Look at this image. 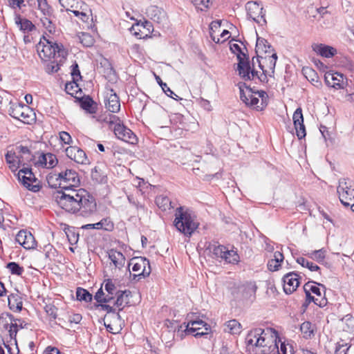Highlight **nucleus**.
<instances>
[{
  "label": "nucleus",
  "mask_w": 354,
  "mask_h": 354,
  "mask_svg": "<svg viewBox=\"0 0 354 354\" xmlns=\"http://www.w3.org/2000/svg\"><path fill=\"white\" fill-rule=\"evenodd\" d=\"M315 327L310 322H304L301 324L300 330L305 339H311L315 335Z\"/></svg>",
  "instance_id": "obj_36"
},
{
  "label": "nucleus",
  "mask_w": 354,
  "mask_h": 354,
  "mask_svg": "<svg viewBox=\"0 0 354 354\" xmlns=\"http://www.w3.org/2000/svg\"><path fill=\"white\" fill-rule=\"evenodd\" d=\"M221 26V21H214L210 24L209 28H210V36L212 40L215 43H220L221 39L219 37L216 38V37L213 35V32L216 31V29L219 28Z\"/></svg>",
  "instance_id": "obj_52"
},
{
  "label": "nucleus",
  "mask_w": 354,
  "mask_h": 354,
  "mask_svg": "<svg viewBox=\"0 0 354 354\" xmlns=\"http://www.w3.org/2000/svg\"><path fill=\"white\" fill-rule=\"evenodd\" d=\"M37 3L42 16L53 17V9L48 4L46 0H37Z\"/></svg>",
  "instance_id": "obj_38"
},
{
  "label": "nucleus",
  "mask_w": 354,
  "mask_h": 354,
  "mask_svg": "<svg viewBox=\"0 0 354 354\" xmlns=\"http://www.w3.org/2000/svg\"><path fill=\"white\" fill-rule=\"evenodd\" d=\"M283 290L286 294H292L299 285L298 275L295 272H289L283 277Z\"/></svg>",
  "instance_id": "obj_24"
},
{
  "label": "nucleus",
  "mask_w": 354,
  "mask_h": 354,
  "mask_svg": "<svg viewBox=\"0 0 354 354\" xmlns=\"http://www.w3.org/2000/svg\"><path fill=\"white\" fill-rule=\"evenodd\" d=\"M257 60L263 73L268 74L269 77H273L277 60V53H272V54L265 56H260L259 57H257Z\"/></svg>",
  "instance_id": "obj_11"
},
{
  "label": "nucleus",
  "mask_w": 354,
  "mask_h": 354,
  "mask_svg": "<svg viewBox=\"0 0 354 354\" xmlns=\"http://www.w3.org/2000/svg\"><path fill=\"white\" fill-rule=\"evenodd\" d=\"M351 345L348 346L346 343L338 342L335 348V354H347V351L349 350Z\"/></svg>",
  "instance_id": "obj_57"
},
{
  "label": "nucleus",
  "mask_w": 354,
  "mask_h": 354,
  "mask_svg": "<svg viewBox=\"0 0 354 354\" xmlns=\"http://www.w3.org/2000/svg\"><path fill=\"white\" fill-rule=\"evenodd\" d=\"M283 259V254L281 252L279 251L275 252L274 253V258L268 262V270L272 272L278 270Z\"/></svg>",
  "instance_id": "obj_32"
},
{
  "label": "nucleus",
  "mask_w": 354,
  "mask_h": 354,
  "mask_svg": "<svg viewBox=\"0 0 354 354\" xmlns=\"http://www.w3.org/2000/svg\"><path fill=\"white\" fill-rule=\"evenodd\" d=\"M224 331L232 335L239 334L241 331V325L236 319H232L225 324Z\"/></svg>",
  "instance_id": "obj_35"
},
{
  "label": "nucleus",
  "mask_w": 354,
  "mask_h": 354,
  "mask_svg": "<svg viewBox=\"0 0 354 354\" xmlns=\"http://www.w3.org/2000/svg\"><path fill=\"white\" fill-rule=\"evenodd\" d=\"M278 342V352H272L270 354H293L292 346L281 342L279 338Z\"/></svg>",
  "instance_id": "obj_42"
},
{
  "label": "nucleus",
  "mask_w": 354,
  "mask_h": 354,
  "mask_svg": "<svg viewBox=\"0 0 354 354\" xmlns=\"http://www.w3.org/2000/svg\"><path fill=\"white\" fill-rule=\"evenodd\" d=\"M184 325L185 326L180 325L178 327L176 335L177 337L180 336V338H183V333L185 334H191L196 332L194 335L196 337L207 335L208 333L209 328L207 327V324L201 319L191 320L187 325L184 323Z\"/></svg>",
  "instance_id": "obj_7"
},
{
  "label": "nucleus",
  "mask_w": 354,
  "mask_h": 354,
  "mask_svg": "<svg viewBox=\"0 0 354 354\" xmlns=\"http://www.w3.org/2000/svg\"><path fill=\"white\" fill-rule=\"evenodd\" d=\"M39 56L42 60L59 57V51L66 50L62 44H58L53 39H46L44 36L37 46Z\"/></svg>",
  "instance_id": "obj_6"
},
{
  "label": "nucleus",
  "mask_w": 354,
  "mask_h": 354,
  "mask_svg": "<svg viewBox=\"0 0 354 354\" xmlns=\"http://www.w3.org/2000/svg\"><path fill=\"white\" fill-rule=\"evenodd\" d=\"M18 179L24 187L30 191L36 192L40 189L39 181L30 168L24 167L21 169L18 172Z\"/></svg>",
  "instance_id": "obj_9"
},
{
  "label": "nucleus",
  "mask_w": 354,
  "mask_h": 354,
  "mask_svg": "<svg viewBox=\"0 0 354 354\" xmlns=\"http://www.w3.org/2000/svg\"><path fill=\"white\" fill-rule=\"evenodd\" d=\"M53 17H47V16H41L40 18V21L43 24V26L50 32L53 33L55 31V27L53 24Z\"/></svg>",
  "instance_id": "obj_41"
},
{
  "label": "nucleus",
  "mask_w": 354,
  "mask_h": 354,
  "mask_svg": "<svg viewBox=\"0 0 354 354\" xmlns=\"http://www.w3.org/2000/svg\"><path fill=\"white\" fill-rule=\"evenodd\" d=\"M312 49L317 55L326 58L333 57L337 54V50L335 48L323 44H313Z\"/></svg>",
  "instance_id": "obj_28"
},
{
  "label": "nucleus",
  "mask_w": 354,
  "mask_h": 354,
  "mask_svg": "<svg viewBox=\"0 0 354 354\" xmlns=\"http://www.w3.org/2000/svg\"><path fill=\"white\" fill-rule=\"evenodd\" d=\"M7 268L9 269L12 274L20 276L24 272V268L21 267L15 262H10L7 264Z\"/></svg>",
  "instance_id": "obj_47"
},
{
  "label": "nucleus",
  "mask_w": 354,
  "mask_h": 354,
  "mask_svg": "<svg viewBox=\"0 0 354 354\" xmlns=\"http://www.w3.org/2000/svg\"><path fill=\"white\" fill-rule=\"evenodd\" d=\"M160 86L162 89V91H164V93L169 97H171V98H174L175 99L174 96H177V95H176L171 89L170 88L167 86V84L166 83H161L160 84Z\"/></svg>",
  "instance_id": "obj_63"
},
{
  "label": "nucleus",
  "mask_w": 354,
  "mask_h": 354,
  "mask_svg": "<svg viewBox=\"0 0 354 354\" xmlns=\"http://www.w3.org/2000/svg\"><path fill=\"white\" fill-rule=\"evenodd\" d=\"M354 189H351L346 185V182L344 179L339 180V184L337 187V193L339 194V198L342 205L346 207H350L353 209L354 204H351L353 201Z\"/></svg>",
  "instance_id": "obj_13"
},
{
  "label": "nucleus",
  "mask_w": 354,
  "mask_h": 354,
  "mask_svg": "<svg viewBox=\"0 0 354 354\" xmlns=\"http://www.w3.org/2000/svg\"><path fill=\"white\" fill-rule=\"evenodd\" d=\"M175 216L174 222L175 227L185 236H191L198 226V223L195 221L194 215L183 207L176 209Z\"/></svg>",
  "instance_id": "obj_4"
},
{
  "label": "nucleus",
  "mask_w": 354,
  "mask_h": 354,
  "mask_svg": "<svg viewBox=\"0 0 354 354\" xmlns=\"http://www.w3.org/2000/svg\"><path fill=\"white\" fill-rule=\"evenodd\" d=\"M66 155L68 158L78 164H86L87 156L86 153L76 146H70L65 149Z\"/></svg>",
  "instance_id": "obj_21"
},
{
  "label": "nucleus",
  "mask_w": 354,
  "mask_h": 354,
  "mask_svg": "<svg viewBox=\"0 0 354 354\" xmlns=\"http://www.w3.org/2000/svg\"><path fill=\"white\" fill-rule=\"evenodd\" d=\"M303 71H304L306 77L310 82H311L312 83H313V82L318 83L319 82V77L315 70L310 68H304Z\"/></svg>",
  "instance_id": "obj_45"
},
{
  "label": "nucleus",
  "mask_w": 354,
  "mask_h": 354,
  "mask_svg": "<svg viewBox=\"0 0 354 354\" xmlns=\"http://www.w3.org/2000/svg\"><path fill=\"white\" fill-rule=\"evenodd\" d=\"M104 289L108 293L111 294V295H117V292H119L120 291L117 289V287L111 279H107L104 281Z\"/></svg>",
  "instance_id": "obj_50"
},
{
  "label": "nucleus",
  "mask_w": 354,
  "mask_h": 354,
  "mask_svg": "<svg viewBox=\"0 0 354 354\" xmlns=\"http://www.w3.org/2000/svg\"><path fill=\"white\" fill-rule=\"evenodd\" d=\"M240 98L246 106L257 111L263 110L268 102V96L263 91L254 92L251 88L246 86L245 83H239Z\"/></svg>",
  "instance_id": "obj_3"
},
{
  "label": "nucleus",
  "mask_w": 354,
  "mask_h": 354,
  "mask_svg": "<svg viewBox=\"0 0 354 354\" xmlns=\"http://www.w3.org/2000/svg\"><path fill=\"white\" fill-rule=\"evenodd\" d=\"M45 311L48 316H50L53 319H55L57 316V308L53 304H47L46 305Z\"/></svg>",
  "instance_id": "obj_54"
},
{
  "label": "nucleus",
  "mask_w": 354,
  "mask_h": 354,
  "mask_svg": "<svg viewBox=\"0 0 354 354\" xmlns=\"http://www.w3.org/2000/svg\"><path fill=\"white\" fill-rule=\"evenodd\" d=\"M326 256V250L324 249H320L317 250H313L308 253V257L318 263L324 261Z\"/></svg>",
  "instance_id": "obj_43"
},
{
  "label": "nucleus",
  "mask_w": 354,
  "mask_h": 354,
  "mask_svg": "<svg viewBox=\"0 0 354 354\" xmlns=\"http://www.w3.org/2000/svg\"><path fill=\"white\" fill-rule=\"evenodd\" d=\"M8 6L14 10L17 9L21 10L23 7H25L24 0H7Z\"/></svg>",
  "instance_id": "obj_55"
},
{
  "label": "nucleus",
  "mask_w": 354,
  "mask_h": 354,
  "mask_svg": "<svg viewBox=\"0 0 354 354\" xmlns=\"http://www.w3.org/2000/svg\"><path fill=\"white\" fill-rule=\"evenodd\" d=\"M238 66L237 70L239 71V75L244 80H253L256 75H257V71L254 70H252L250 68V63L248 62V59H245L241 57L240 54L238 55Z\"/></svg>",
  "instance_id": "obj_17"
},
{
  "label": "nucleus",
  "mask_w": 354,
  "mask_h": 354,
  "mask_svg": "<svg viewBox=\"0 0 354 354\" xmlns=\"http://www.w3.org/2000/svg\"><path fill=\"white\" fill-rule=\"evenodd\" d=\"M68 55L66 50L59 51V57H53L44 60L46 62V71L48 73H53L58 71L59 66L64 63Z\"/></svg>",
  "instance_id": "obj_18"
},
{
  "label": "nucleus",
  "mask_w": 354,
  "mask_h": 354,
  "mask_svg": "<svg viewBox=\"0 0 354 354\" xmlns=\"http://www.w3.org/2000/svg\"><path fill=\"white\" fill-rule=\"evenodd\" d=\"M243 288L246 296H251L254 295L257 289L255 283L252 281L245 283L243 286Z\"/></svg>",
  "instance_id": "obj_49"
},
{
  "label": "nucleus",
  "mask_w": 354,
  "mask_h": 354,
  "mask_svg": "<svg viewBox=\"0 0 354 354\" xmlns=\"http://www.w3.org/2000/svg\"><path fill=\"white\" fill-rule=\"evenodd\" d=\"M77 299L80 301H84L89 302L92 300V295L86 289L82 288H77L76 291Z\"/></svg>",
  "instance_id": "obj_40"
},
{
  "label": "nucleus",
  "mask_w": 354,
  "mask_h": 354,
  "mask_svg": "<svg viewBox=\"0 0 354 354\" xmlns=\"http://www.w3.org/2000/svg\"><path fill=\"white\" fill-rule=\"evenodd\" d=\"M115 136L126 142L130 144H136L137 142V137L133 132L122 124L118 126L114 131Z\"/></svg>",
  "instance_id": "obj_20"
},
{
  "label": "nucleus",
  "mask_w": 354,
  "mask_h": 354,
  "mask_svg": "<svg viewBox=\"0 0 354 354\" xmlns=\"http://www.w3.org/2000/svg\"><path fill=\"white\" fill-rule=\"evenodd\" d=\"M76 81L73 80L72 82L66 83L65 85L66 92L72 96L76 95L79 91H81Z\"/></svg>",
  "instance_id": "obj_46"
},
{
  "label": "nucleus",
  "mask_w": 354,
  "mask_h": 354,
  "mask_svg": "<svg viewBox=\"0 0 354 354\" xmlns=\"http://www.w3.org/2000/svg\"><path fill=\"white\" fill-rule=\"evenodd\" d=\"M293 124L296 130V134L299 139L304 138L306 135V128L304 124V117L302 114V109L297 108L293 113L292 116Z\"/></svg>",
  "instance_id": "obj_23"
},
{
  "label": "nucleus",
  "mask_w": 354,
  "mask_h": 354,
  "mask_svg": "<svg viewBox=\"0 0 354 354\" xmlns=\"http://www.w3.org/2000/svg\"><path fill=\"white\" fill-rule=\"evenodd\" d=\"M255 50L257 54V57L263 56V53L266 55L274 53L271 45L263 38H257Z\"/></svg>",
  "instance_id": "obj_29"
},
{
  "label": "nucleus",
  "mask_w": 354,
  "mask_h": 354,
  "mask_svg": "<svg viewBox=\"0 0 354 354\" xmlns=\"http://www.w3.org/2000/svg\"><path fill=\"white\" fill-rule=\"evenodd\" d=\"M71 75L73 77V80H78V79H81L82 76L80 75L78 64L75 62L71 66Z\"/></svg>",
  "instance_id": "obj_60"
},
{
  "label": "nucleus",
  "mask_w": 354,
  "mask_h": 354,
  "mask_svg": "<svg viewBox=\"0 0 354 354\" xmlns=\"http://www.w3.org/2000/svg\"><path fill=\"white\" fill-rule=\"evenodd\" d=\"M146 15L153 22L164 27L167 24V15L165 11L156 6H149L146 11Z\"/></svg>",
  "instance_id": "obj_16"
},
{
  "label": "nucleus",
  "mask_w": 354,
  "mask_h": 354,
  "mask_svg": "<svg viewBox=\"0 0 354 354\" xmlns=\"http://www.w3.org/2000/svg\"><path fill=\"white\" fill-rule=\"evenodd\" d=\"M107 254L111 261V264L112 263L114 266L115 270H120L124 266L126 259L122 252L111 249L107 252Z\"/></svg>",
  "instance_id": "obj_27"
},
{
  "label": "nucleus",
  "mask_w": 354,
  "mask_h": 354,
  "mask_svg": "<svg viewBox=\"0 0 354 354\" xmlns=\"http://www.w3.org/2000/svg\"><path fill=\"white\" fill-rule=\"evenodd\" d=\"M103 120L104 122L109 124L110 129H113V131L118 126L122 125L123 124L122 121L118 116L113 114H109L106 115Z\"/></svg>",
  "instance_id": "obj_37"
},
{
  "label": "nucleus",
  "mask_w": 354,
  "mask_h": 354,
  "mask_svg": "<svg viewBox=\"0 0 354 354\" xmlns=\"http://www.w3.org/2000/svg\"><path fill=\"white\" fill-rule=\"evenodd\" d=\"M195 7L201 10H203L208 8L209 0H191Z\"/></svg>",
  "instance_id": "obj_56"
},
{
  "label": "nucleus",
  "mask_w": 354,
  "mask_h": 354,
  "mask_svg": "<svg viewBox=\"0 0 354 354\" xmlns=\"http://www.w3.org/2000/svg\"><path fill=\"white\" fill-rule=\"evenodd\" d=\"M8 306L12 310L19 312L22 309V298L18 293L10 294L8 297Z\"/></svg>",
  "instance_id": "obj_31"
},
{
  "label": "nucleus",
  "mask_w": 354,
  "mask_h": 354,
  "mask_svg": "<svg viewBox=\"0 0 354 354\" xmlns=\"http://www.w3.org/2000/svg\"><path fill=\"white\" fill-rule=\"evenodd\" d=\"M58 162L55 155L51 153H41L38 160L35 162V165L44 168H53Z\"/></svg>",
  "instance_id": "obj_25"
},
{
  "label": "nucleus",
  "mask_w": 354,
  "mask_h": 354,
  "mask_svg": "<svg viewBox=\"0 0 354 354\" xmlns=\"http://www.w3.org/2000/svg\"><path fill=\"white\" fill-rule=\"evenodd\" d=\"M326 84L333 88L343 87L344 75L339 73L327 72L324 75Z\"/></svg>",
  "instance_id": "obj_26"
},
{
  "label": "nucleus",
  "mask_w": 354,
  "mask_h": 354,
  "mask_svg": "<svg viewBox=\"0 0 354 354\" xmlns=\"http://www.w3.org/2000/svg\"><path fill=\"white\" fill-rule=\"evenodd\" d=\"M88 8L87 7H82L81 9L78 10L73 11V14L75 17L80 19L82 21L86 22L88 20L89 16L88 15Z\"/></svg>",
  "instance_id": "obj_51"
},
{
  "label": "nucleus",
  "mask_w": 354,
  "mask_h": 354,
  "mask_svg": "<svg viewBox=\"0 0 354 354\" xmlns=\"http://www.w3.org/2000/svg\"><path fill=\"white\" fill-rule=\"evenodd\" d=\"M245 8L248 17L250 19H252L261 26L266 24L264 14H263V7L256 2L250 1L246 3Z\"/></svg>",
  "instance_id": "obj_15"
},
{
  "label": "nucleus",
  "mask_w": 354,
  "mask_h": 354,
  "mask_svg": "<svg viewBox=\"0 0 354 354\" xmlns=\"http://www.w3.org/2000/svg\"><path fill=\"white\" fill-rule=\"evenodd\" d=\"M56 180H59V187L54 195L57 204L66 212L77 216L91 218L97 212L95 198L84 189H74L80 183L78 174L73 169H66L58 174Z\"/></svg>",
  "instance_id": "obj_1"
},
{
  "label": "nucleus",
  "mask_w": 354,
  "mask_h": 354,
  "mask_svg": "<svg viewBox=\"0 0 354 354\" xmlns=\"http://www.w3.org/2000/svg\"><path fill=\"white\" fill-rule=\"evenodd\" d=\"M30 113L31 111L28 106L19 104L12 105L9 109V114L11 117L26 124H29L32 120Z\"/></svg>",
  "instance_id": "obj_12"
},
{
  "label": "nucleus",
  "mask_w": 354,
  "mask_h": 354,
  "mask_svg": "<svg viewBox=\"0 0 354 354\" xmlns=\"http://www.w3.org/2000/svg\"><path fill=\"white\" fill-rule=\"evenodd\" d=\"M18 157L15 155V152L8 151L6 154V162L9 164L14 163Z\"/></svg>",
  "instance_id": "obj_64"
},
{
  "label": "nucleus",
  "mask_w": 354,
  "mask_h": 354,
  "mask_svg": "<svg viewBox=\"0 0 354 354\" xmlns=\"http://www.w3.org/2000/svg\"><path fill=\"white\" fill-rule=\"evenodd\" d=\"M306 296V302L307 304H310L311 301H313L315 304L318 305L319 306H326L327 303V300L326 298H322L320 301L318 300V299H315L313 296L310 295V292H308V290H304Z\"/></svg>",
  "instance_id": "obj_44"
},
{
  "label": "nucleus",
  "mask_w": 354,
  "mask_h": 354,
  "mask_svg": "<svg viewBox=\"0 0 354 354\" xmlns=\"http://www.w3.org/2000/svg\"><path fill=\"white\" fill-rule=\"evenodd\" d=\"M0 325L8 330L10 339H14L16 343V335L19 328H24L27 324L21 319H14L12 315L6 313L0 317Z\"/></svg>",
  "instance_id": "obj_8"
},
{
  "label": "nucleus",
  "mask_w": 354,
  "mask_h": 354,
  "mask_svg": "<svg viewBox=\"0 0 354 354\" xmlns=\"http://www.w3.org/2000/svg\"><path fill=\"white\" fill-rule=\"evenodd\" d=\"M278 333L273 328H255L248 333L246 342L255 354H270L278 352Z\"/></svg>",
  "instance_id": "obj_2"
},
{
  "label": "nucleus",
  "mask_w": 354,
  "mask_h": 354,
  "mask_svg": "<svg viewBox=\"0 0 354 354\" xmlns=\"http://www.w3.org/2000/svg\"><path fill=\"white\" fill-rule=\"evenodd\" d=\"M130 294L131 292L129 290H120L115 295L117 299L113 301V306L118 307L119 311L122 310L129 303V297Z\"/></svg>",
  "instance_id": "obj_30"
},
{
  "label": "nucleus",
  "mask_w": 354,
  "mask_h": 354,
  "mask_svg": "<svg viewBox=\"0 0 354 354\" xmlns=\"http://www.w3.org/2000/svg\"><path fill=\"white\" fill-rule=\"evenodd\" d=\"M80 42L84 46H86V47H90V46H93V44L94 43V39H93V37L90 34L86 33V32L81 33V35L80 36Z\"/></svg>",
  "instance_id": "obj_48"
},
{
  "label": "nucleus",
  "mask_w": 354,
  "mask_h": 354,
  "mask_svg": "<svg viewBox=\"0 0 354 354\" xmlns=\"http://www.w3.org/2000/svg\"><path fill=\"white\" fill-rule=\"evenodd\" d=\"M15 240L26 250L33 249L36 246L35 237L26 230H20L16 235Z\"/></svg>",
  "instance_id": "obj_19"
},
{
  "label": "nucleus",
  "mask_w": 354,
  "mask_h": 354,
  "mask_svg": "<svg viewBox=\"0 0 354 354\" xmlns=\"http://www.w3.org/2000/svg\"><path fill=\"white\" fill-rule=\"evenodd\" d=\"M81 107L89 113H95L97 111V104L89 96L82 97L80 100Z\"/></svg>",
  "instance_id": "obj_34"
},
{
  "label": "nucleus",
  "mask_w": 354,
  "mask_h": 354,
  "mask_svg": "<svg viewBox=\"0 0 354 354\" xmlns=\"http://www.w3.org/2000/svg\"><path fill=\"white\" fill-rule=\"evenodd\" d=\"M15 21L17 27H19L21 30L24 32L31 31L35 27L30 20L21 18L19 15H15Z\"/></svg>",
  "instance_id": "obj_33"
},
{
  "label": "nucleus",
  "mask_w": 354,
  "mask_h": 354,
  "mask_svg": "<svg viewBox=\"0 0 354 354\" xmlns=\"http://www.w3.org/2000/svg\"><path fill=\"white\" fill-rule=\"evenodd\" d=\"M128 266H132V271L135 272V276L145 277H148L151 272L149 261L142 257H133L130 260Z\"/></svg>",
  "instance_id": "obj_10"
},
{
  "label": "nucleus",
  "mask_w": 354,
  "mask_h": 354,
  "mask_svg": "<svg viewBox=\"0 0 354 354\" xmlns=\"http://www.w3.org/2000/svg\"><path fill=\"white\" fill-rule=\"evenodd\" d=\"M230 48L232 50V52L234 54H236L237 56L239 54H240L241 55V57H243L244 59H248L247 55L243 52H242L241 48L239 44H230Z\"/></svg>",
  "instance_id": "obj_59"
},
{
  "label": "nucleus",
  "mask_w": 354,
  "mask_h": 354,
  "mask_svg": "<svg viewBox=\"0 0 354 354\" xmlns=\"http://www.w3.org/2000/svg\"><path fill=\"white\" fill-rule=\"evenodd\" d=\"M156 203L159 208L162 209L163 211L170 209L172 207L170 199L165 196H157L156 198Z\"/></svg>",
  "instance_id": "obj_39"
},
{
  "label": "nucleus",
  "mask_w": 354,
  "mask_h": 354,
  "mask_svg": "<svg viewBox=\"0 0 354 354\" xmlns=\"http://www.w3.org/2000/svg\"><path fill=\"white\" fill-rule=\"evenodd\" d=\"M304 290H308V292H312L313 293L317 295V296H321V295H322L319 288H318L317 286H316L315 285L311 284L310 282L306 283L304 286Z\"/></svg>",
  "instance_id": "obj_58"
},
{
  "label": "nucleus",
  "mask_w": 354,
  "mask_h": 354,
  "mask_svg": "<svg viewBox=\"0 0 354 354\" xmlns=\"http://www.w3.org/2000/svg\"><path fill=\"white\" fill-rule=\"evenodd\" d=\"M77 0H59V3L62 7L66 9L67 12L71 10V6H73L75 3V1Z\"/></svg>",
  "instance_id": "obj_62"
},
{
  "label": "nucleus",
  "mask_w": 354,
  "mask_h": 354,
  "mask_svg": "<svg viewBox=\"0 0 354 354\" xmlns=\"http://www.w3.org/2000/svg\"><path fill=\"white\" fill-rule=\"evenodd\" d=\"M104 104L106 109L111 113H118L120 110L119 97L113 89L107 91L104 97Z\"/></svg>",
  "instance_id": "obj_22"
},
{
  "label": "nucleus",
  "mask_w": 354,
  "mask_h": 354,
  "mask_svg": "<svg viewBox=\"0 0 354 354\" xmlns=\"http://www.w3.org/2000/svg\"><path fill=\"white\" fill-rule=\"evenodd\" d=\"M205 250L211 254L212 258L224 260L228 263H236L239 262V256L233 250H228L224 245H218L217 243H206Z\"/></svg>",
  "instance_id": "obj_5"
},
{
  "label": "nucleus",
  "mask_w": 354,
  "mask_h": 354,
  "mask_svg": "<svg viewBox=\"0 0 354 354\" xmlns=\"http://www.w3.org/2000/svg\"><path fill=\"white\" fill-rule=\"evenodd\" d=\"M59 138L66 145H70L72 142V138L66 131L59 132Z\"/></svg>",
  "instance_id": "obj_61"
},
{
  "label": "nucleus",
  "mask_w": 354,
  "mask_h": 354,
  "mask_svg": "<svg viewBox=\"0 0 354 354\" xmlns=\"http://www.w3.org/2000/svg\"><path fill=\"white\" fill-rule=\"evenodd\" d=\"M104 321L106 330L112 334H118L122 329L124 322L119 313L106 315Z\"/></svg>",
  "instance_id": "obj_14"
},
{
  "label": "nucleus",
  "mask_w": 354,
  "mask_h": 354,
  "mask_svg": "<svg viewBox=\"0 0 354 354\" xmlns=\"http://www.w3.org/2000/svg\"><path fill=\"white\" fill-rule=\"evenodd\" d=\"M95 307H96V308H97L100 310L106 311L108 315L116 313H115L116 309L114 308V306H111L109 304H106V303H101V304H97V305H95Z\"/></svg>",
  "instance_id": "obj_53"
}]
</instances>
